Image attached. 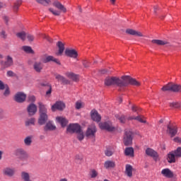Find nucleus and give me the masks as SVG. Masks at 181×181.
<instances>
[{"label":"nucleus","mask_w":181,"mask_h":181,"mask_svg":"<svg viewBox=\"0 0 181 181\" xmlns=\"http://www.w3.org/2000/svg\"><path fill=\"white\" fill-rule=\"evenodd\" d=\"M53 6L57 8V9L58 10H54V8H49L48 11H49L51 13H52V15H54V16H60L62 12H63V13H66V12H67V8H66V7L63 4H62L60 1H54L53 3Z\"/></svg>","instance_id":"1"},{"label":"nucleus","mask_w":181,"mask_h":181,"mask_svg":"<svg viewBox=\"0 0 181 181\" xmlns=\"http://www.w3.org/2000/svg\"><path fill=\"white\" fill-rule=\"evenodd\" d=\"M120 79V87H127L128 84H131V86H136V87H139L141 86V83H139L136 79L131 78L129 76H123Z\"/></svg>","instance_id":"2"},{"label":"nucleus","mask_w":181,"mask_h":181,"mask_svg":"<svg viewBox=\"0 0 181 181\" xmlns=\"http://www.w3.org/2000/svg\"><path fill=\"white\" fill-rule=\"evenodd\" d=\"M39 114L38 118L39 125H45L46 124V106L42 102L38 103Z\"/></svg>","instance_id":"3"},{"label":"nucleus","mask_w":181,"mask_h":181,"mask_svg":"<svg viewBox=\"0 0 181 181\" xmlns=\"http://www.w3.org/2000/svg\"><path fill=\"white\" fill-rule=\"evenodd\" d=\"M162 91H173V93H181V85L169 83L161 88Z\"/></svg>","instance_id":"4"},{"label":"nucleus","mask_w":181,"mask_h":181,"mask_svg":"<svg viewBox=\"0 0 181 181\" xmlns=\"http://www.w3.org/2000/svg\"><path fill=\"white\" fill-rule=\"evenodd\" d=\"M123 142L125 146H129V145H132V132L129 130L125 131Z\"/></svg>","instance_id":"5"},{"label":"nucleus","mask_w":181,"mask_h":181,"mask_svg":"<svg viewBox=\"0 0 181 181\" xmlns=\"http://www.w3.org/2000/svg\"><path fill=\"white\" fill-rule=\"evenodd\" d=\"M81 129V126L78 124H70L66 128L67 134H77Z\"/></svg>","instance_id":"6"},{"label":"nucleus","mask_w":181,"mask_h":181,"mask_svg":"<svg viewBox=\"0 0 181 181\" xmlns=\"http://www.w3.org/2000/svg\"><path fill=\"white\" fill-rule=\"evenodd\" d=\"M99 127L100 129H105V131H108L109 132H112V131H115V127L112 126V123L111 122H105L99 124Z\"/></svg>","instance_id":"7"},{"label":"nucleus","mask_w":181,"mask_h":181,"mask_svg":"<svg viewBox=\"0 0 181 181\" xmlns=\"http://www.w3.org/2000/svg\"><path fill=\"white\" fill-rule=\"evenodd\" d=\"M97 132V127L95 125L92 124L89 126L86 132L87 138H95V133Z\"/></svg>","instance_id":"8"},{"label":"nucleus","mask_w":181,"mask_h":181,"mask_svg":"<svg viewBox=\"0 0 181 181\" xmlns=\"http://www.w3.org/2000/svg\"><path fill=\"white\" fill-rule=\"evenodd\" d=\"M14 100L20 104L25 103L26 101V94L23 92H18L14 96Z\"/></svg>","instance_id":"9"},{"label":"nucleus","mask_w":181,"mask_h":181,"mask_svg":"<svg viewBox=\"0 0 181 181\" xmlns=\"http://www.w3.org/2000/svg\"><path fill=\"white\" fill-rule=\"evenodd\" d=\"M2 173L4 176L13 177V176H15V168L11 167H5L2 170Z\"/></svg>","instance_id":"10"},{"label":"nucleus","mask_w":181,"mask_h":181,"mask_svg":"<svg viewBox=\"0 0 181 181\" xmlns=\"http://www.w3.org/2000/svg\"><path fill=\"white\" fill-rule=\"evenodd\" d=\"M146 154L148 156H151V158H153V159H154L156 162V160H158V159H159V154H158V152L151 148H148L147 149H146Z\"/></svg>","instance_id":"11"},{"label":"nucleus","mask_w":181,"mask_h":181,"mask_svg":"<svg viewBox=\"0 0 181 181\" xmlns=\"http://www.w3.org/2000/svg\"><path fill=\"white\" fill-rule=\"evenodd\" d=\"M66 108V104L62 101H57L52 106V110L56 111V110H58V111H63Z\"/></svg>","instance_id":"12"},{"label":"nucleus","mask_w":181,"mask_h":181,"mask_svg":"<svg viewBox=\"0 0 181 181\" xmlns=\"http://www.w3.org/2000/svg\"><path fill=\"white\" fill-rule=\"evenodd\" d=\"M161 175L164 176V177H167V179H172L175 177V173H173L172 170L169 168H164L161 170Z\"/></svg>","instance_id":"13"},{"label":"nucleus","mask_w":181,"mask_h":181,"mask_svg":"<svg viewBox=\"0 0 181 181\" xmlns=\"http://www.w3.org/2000/svg\"><path fill=\"white\" fill-rule=\"evenodd\" d=\"M1 64L4 66V69H8V67L13 66V59H12L11 56H7L6 61L5 62L4 61H1Z\"/></svg>","instance_id":"14"},{"label":"nucleus","mask_w":181,"mask_h":181,"mask_svg":"<svg viewBox=\"0 0 181 181\" xmlns=\"http://www.w3.org/2000/svg\"><path fill=\"white\" fill-rule=\"evenodd\" d=\"M167 133L170 134L171 136H176V134H177V127L168 124L167 126Z\"/></svg>","instance_id":"15"},{"label":"nucleus","mask_w":181,"mask_h":181,"mask_svg":"<svg viewBox=\"0 0 181 181\" xmlns=\"http://www.w3.org/2000/svg\"><path fill=\"white\" fill-rule=\"evenodd\" d=\"M27 111L28 112V115H35V114L37 112V106L33 103H31L28 106Z\"/></svg>","instance_id":"16"},{"label":"nucleus","mask_w":181,"mask_h":181,"mask_svg":"<svg viewBox=\"0 0 181 181\" xmlns=\"http://www.w3.org/2000/svg\"><path fill=\"white\" fill-rule=\"evenodd\" d=\"M16 155L18 156L20 159L28 158V153H26L23 148H18L16 150Z\"/></svg>","instance_id":"17"},{"label":"nucleus","mask_w":181,"mask_h":181,"mask_svg":"<svg viewBox=\"0 0 181 181\" xmlns=\"http://www.w3.org/2000/svg\"><path fill=\"white\" fill-rule=\"evenodd\" d=\"M90 116L93 121H95V122H100V121H101V115H100L98 112L95 110H91Z\"/></svg>","instance_id":"18"},{"label":"nucleus","mask_w":181,"mask_h":181,"mask_svg":"<svg viewBox=\"0 0 181 181\" xmlns=\"http://www.w3.org/2000/svg\"><path fill=\"white\" fill-rule=\"evenodd\" d=\"M65 54L68 57H72L73 59H77V57L78 56L77 51H76L75 49H66Z\"/></svg>","instance_id":"19"},{"label":"nucleus","mask_w":181,"mask_h":181,"mask_svg":"<svg viewBox=\"0 0 181 181\" xmlns=\"http://www.w3.org/2000/svg\"><path fill=\"white\" fill-rule=\"evenodd\" d=\"M126 33H127V35H131L132 36H138L139 37H143L144 36L142 33L129 28L126 30Z\"/></svg>","instance_id":"20"},{"label":"nucleus","mask_w":181,"mask_h":181,"mask_svg":"<svg viewBox=\"0 0 181 181\" xmlns=\"http://www.w3.org/2000/svg\"><path fill=\"white\" fill-rule=\"evenodd\" d=\"M176 158H177V156L175 154V151H171L168 154V162L169 163H175V162H176Z\"/></svg>","instance_id":"21"},{"label":"nucleus","mask_w":181,"mask_h":181,"mask_svg":"<svg viewBox=\"0 0 181 181\" xmlns=\"http://www.w3.org/2000/svg\"><path fill=\"white\" fill-rule=\"evenodd\" d=\"M55 78L57 80V81L62 83V84H70V81L67 80L66 78H64V76L60 74H56Z\"/></svg>","instance_id":"22"},{"label":"nucleus","mask_w":181,"mask_h":181,"mask_svg":"<svg viewBox=\"0 0 181 181\" xmlns=\"http://www.w3.org/2000/svg\"><path fill=\"white\" fill-rule=\"evenodd\" d=\"M56 119L59 122V124L62 125L63 128H64V127H66L67 124H69V121L65 117H57Z\"/></svg>","instance_id":"23"},{"label":"nucleus","mask_w":181,"mask_h":181,"mask_svg":"<svg viewBox=\"0 0 181 181\" xmlns=\"http://www.w3.org/2000/svg\"><path fill=\"white\" fill-rule=\"evenodd\" d=\"M57 46L59 49V51L57 53V55L62 56V54H63V52H64V44L61 41H58L57 43Z\"/></svg>","instance_id":"24"},{"label":"nucleus","mask_w":181,"mask_h":181,"mask_svg":"<svg viewBox=\"0 0 181 181\" xmlns=\"http://www.w3.org/2000/svg\"><path fill=\"white\" fill-rule=\"evenodd\" d=\"M33 69L37 73H40L43 69V64L41 62H35L33 64Z\"/></svg>","instance_id":"25"},{"label":"nucleus","mask_w":181,"mask_h":181,"mask_svg":"<svg viewBox=\"0 0 181 181\" xmlns=\"http://www.w3.org/2000/svg\"><path fill=\"white\" fill-rule=\"evenodd\" d=\"M151 43H153V45H158V46H165V45H169V42L162 40H152Z\"/></svg>","instance_id":"26"},{"label":"nucleus","mask_w":181,"mask_h":181,"mask_svg":"<svg viewBox=\"0 0 181 181\" xmlns=\"http://www.w3.org/2000/svg\"><path fill=\"white\" fill-rule=\"evenodd\" d=\"M124 155L126 156H131V158H134V148L127 147L124 150Z\"/></svg>","instance_id":"27"},{"label":"nucleus","mask_w":181,"mask_h":181,"mask_svg":"<svg viewBox=\"0 0 181 181\" xmlns=\"http://www.w3.org/2000/svg\"><path fill=\"white\" fill-rule=\"evenodd\" d=\"M46 62H53L54 63H56V64H59V66L62 64V63H60V61L58 59L54 58V57L53 56H47Z\"/></svg>","instance_id":"28"},{"label":"nucleus","mask_w":181,"mask_h":181,"mask_svg":"<svg viewBox=\"0 0 181 181\" xmlns=\"http://www.w3.org/2000/svg\"><path fill=\"white\" fill-rule=\"evenodd\" d=\"M66 76L69 78H71V80H73V81H78L79 80V78H78V75L77 74H75L73 72H69L66 74Z\"/></svg>","instance_id":"29"},{"label":"nucleus","mask_w":181,"mask_h":181,"mask_svg":"<svg viewBox=\"0 0 181 181\" xmlns=\"http://www.w3.org/2000/svg\"><path fill=\"white\" fill-rule=\"evenodd\" d=\"M104 167L105 169L114 168L115 167V162L112 160H107L105 162Z\"/></svg>","instance_id":"30"},{"label":"nucleus","mask_w":181,"mask_h":181,"mask_svg":"<svg viewBox=\"0 0 181 181\" xmlns=\"http://www.w3.org/2000/svg\"><path fill=\"white\" fill-rule=\"evenodd\" d=\"M21 5H22V0H16L13 5V12H18L19 6H21Z\"/></svg>","instance_id":"31"},{"label":"nucleus","mask_w":181,"mask_h":181,"mask_svg":"<svg viewBox=\"0 0 181 181\" xmlns=\"http://www.w3.org/2000/svg\"><path fill=\"white\" fill-rule=\"evenodd\" d=\"M125 174L128 177H131L132 176V165L129 164L126 165Z\"/></svg>","instance_id":"32"},{"label":"nucleus","mask_w":181,"mask_h":181,"mask_svg":"<svg viewBox=\"0 0 181 181\" xmlns=\"http://www.w3.org/2000/svg\"><path fill=\"white\" fill-rule=\"evenodd\" d=\"M32 139H33V136H28L24 139V144L25 146H30L32 145Z\"/></svg>","instance_id":"33"},{"label":"nucleus","mask_w":181,"mask_h":181,"mask_svg":"<svg viewBox=\"0 0 181 181\" xmlns=\"http://www.w3.org/2000/svg\"><path fill=\"white\" fill-rule=\"evenodd\" d=\"M46 88H47V91H46V98H50L51 97V94H52V85L47 83L46 84Z\"/></svg>","instance_id":"34"},{"label":"nucleus","mask_w":181,"mask_h":181,"mask_svg":"<svg viewBox=\"0 0 181 181\" xmlns=\"http://www.w3.org/2000/svg\"><path fill=\"white\" fill-rule=\"evenodd\" d=\"M113 80V86H117V87H121V79L117 76H112Z\"/></svg>","instance_id":"35"},{"label":"nucleus","mask_w":181,"mask_h":181,"mask_svg":"<svg viewBox=\"0 0 181 181\" xmlns=\"http://www.w3.org/2000/svg\"><path fill=\"white\" fill-rule=\"evenodd\" d=\"M76 134H77L76 138L80 141H83V139H84V132H83V130L81 129Z\"/></svg>","instance_id":"36"},{"label":"nucleus","mask_w":181,"mask_h":181,"mask_svg":"<svg viewBox=\"0 0 181 181\" xmlns=\"http://www.w3.org/2000/svg\"><path fill=\"white\" fill-rule=\"evenodd\" d=\"M21 177L24 181H32L30 180V177L28 173L23 172L21 173Z\"/></svg>","instance_id":"37"},{"label":"nucleus","mask_w":181,"mask_h":181,"mask_svg":"<svg viewBox=\"0 0 181 181\" xmlns=\"http://www.w3.org/2000/svg\"><path fill=\"white\" fill-rule=\"evenodd\" d=\"M170 108H181V103L179 102H173L170 103Z\"/></svg>","instance_id":"38"},{"label":"nucleus","mask_w":181,"mask_h":181,"mask_svg":"<svg viewBox=\"0 0 181 181\" xmlns=\"http://www.w3.org/2000/svg\"><path fill=\"white\" fill-rule=\"evenodd\" d=\"M105 84L106 86H114L112 76L106 78L105 80Z\"/></svg>","instance_id":"39"},{"label":"nucleus","mask_w":181,"mask_h":181,"mask_svg":"<svg viewBox=\"0 0 181 181\" xmlns=\"http://www.w3.org/2000/svg\"><path fill=\"white\" fill-rule=\"evenodd\" d=\"M46 128L47 129H49V131H54V129H56V126L53 124L52 122H49L47 123Z\"/></svg>","instance_id":"40"},{"label":"nucleus","mask_w":181,"mask_h":181,"mask_svg":"<svg viewBox=\"0 0 181 181\" xmlns=\"http://www.w3.org/2000/svg\"><path fill=\"white\" fill-rule=\"evenodd\" d=\"M117 119H118L119 121V122H121V124H125V116L124 115H115Z\"/></svg>","instance_id":"41"},{"label":"nucleus","mask_w":181,"mask_h":181,"mask_svg":"<svg viewBox=\"0 0 181 181\" xmlns=\"http://www.w3.org/2000/svg\"><path fill=\"white\" fill-rule=\"evenodd\" d=\"M17 37L21 39V40H25L26 39V33L25 32L18 33L16 34Z\"/></svg>","instance_id":"42"},{"label":"nucleus","mask_w":181,"mask_h":181,"mask_svg":"<svg viewBox=\"0 0 181 181\" xmlns=\"http://www.w3.org/2000/svg\"><path fill=\"white\" fill-rule=\"evenodd\" d=\"M35 118H30L25 121V127H29L30 125H35Z\"/></svg>","instance_id":"43"},{"label":"nucleus","mask_w":181,"mask_h":181,"mask_svg":"<svg viewBox=\"0 0 181 181\" xmlns=\"http://www.w3.org/2000/svg\"><path fill=\"white\" fill-rule=\"evenodd\" d=\"M23 50L25 52V53H32L33 54V49H32V47L30 46H23Z\"/></svg>","instance_id":"44"},{"label":"nucleus","mask_w":181,"mask_h":181,"mask_svg":"<svg viewBox=\"0 0 181 181\" xmlns=\"http://www.w3.org/2000/svg\"><path fill=\"white\" fill-rule=\"evenodd\" d=\"M175 156L177 158H180L181 157V147H178L175 151H174Z\"/></svg>","instance_id":"45"},{"label":"nucleus","mask_w":181,"mask_h":181,"mask_svg":"<svg viewBox=\"0 0 181 181\" xmlns=\"http://www.w3.org/2000/svg\"><path fill=\"white\" fill-rule=\"evenodd\" d=\"M36 101V97L33 95H30L28 97V103H35Z\"/></svg>","instance_id":"46"},{"label":"nucleus","mask_w":181,"mask_h":181,"mask_svg":"<svg viewBox=\"0 0 181 181\" xmlns=\"http://www.w3.org/2000/svg\"><path fill=\"white\" fill-rule=\"evenodd\" d=\"M90 175L92 178L97 177V176L98 175V173H97L95 170H91V171L90 172Z\"/></svg>","instance_id":"47"},{"label":"nucleus","mask_w":181,"mask_h":181,"mask_svg":"<svg viewBox=\"0 0 181 181\" xmlns=\"http://www.w3.org/2000/svg\"><path fill=\"white\" fill-rule=\"evenodd\" d=\"M135 119L139 121V122H141V124H145L146 122V120L144 119L141 116L136 117Z\"/></svg>","instance_id":"48"},{"label":"nucleus","mask_w":181,"mask_h":181,"mask_svg":"<svg viewBox=\"0 0 181 181\" xmlns=\"http://www.w3.org/2000/svg\"><path fill=\"white\" fill-rule=\"evenodd\" d=\"M83 105L81 102H76V110H80V108H83Z\"/></svg>","instance_id":"49"},{"label":"nucleus","mask_w":181,"mask_h":181,"mask_svg":"<svg viewBox=\"0 0 181 181\" xmlns=\"http://www.w3.org/2000/svg\"><path fill=\"white\" fill-rule=\"evenodd\" d=\"M27 39L29 40V42H33V40H35V37L30 34H28Z\"/></svg>","instance_id":"50"},{"label":"nucleus","mask_w":181,"mask_h":181,"mask_svg":"<svg viewBox=\"0 0 181 181\" xmlns=\"http://www.w3.org/2000/svg\"><path fill=\"white\" fill-rule=\"evenodd\" d=\"M6 87V86L5 85L4 81L0 80V90H5Z\"/></svg>","instance_id":"51"},{"label":"nucleus","mask_w":181,"mask_h":181,"mask_svg":"<svg viewBox=\"0 0 181 181\" xmlns=\"http://www.w3.org/2000/svg\"><path fill=\"white\" fill-rule=\"evenodd\" d=\"M46 40L48 42V45H52L53 43V39L50 38V37L47 36L46 37Z\"/></svg>","instance_id":"52"},{"label":"nucleus","mask_w":181,"mask_h":181,"mask_svg":"<svg viewBox=\"0 0 181 181\" xmlns=\"http://www.w3.org/2000/svg\"><path fill=\"white\" fill-rule=\"evenodd\" d=\"M9 94H11V91L9 90V88H6L4 93V95H5V97H8V95H9Z\"/></svg>","instance_id":"53"},{"label":"nucleus","mask_w":181,"mask_h":181,"mask_svg":"<svg viewBox=\"0 0 181 181\" xmlns=\"http://www.w3.org/2000/svg\"><path fill=\"white\" fill-rule=\"evenodd\" d=\"M0 36L2 39H6V33L4 30L1 31L0 33Z\"/></svg>","instance_id":"54"},{"label":"nucleus","mask_w":181,"mask_h":181,"mask_svg":"<svg viewBox=\"0 0 181 181\" xmlns=\"http://www.w3.org/2000/svg\"><path fill=\"white\" fill-rule=\"evenodd\" d=\"M114 153H112V151H111V150H107L106 151H105V155H106V156H112V154H113Z\"/></svg>","instance_id":"55"},{"label":"nucleus","mask_w":181,"mask_h":181,"mask_svg":"<svg viewBox=\"0 0 181 181\" xmlns=\"http://www.w3.org/2000/svg\"><path fill=\"white\" fill-rule=\"evenodd\" d=\"M132 110L133 111V112H136L137 111H139V108H138V107L133 105L132 107Z\"/></svg>","instance_id":"56"},{"label":"nucleus","mask_w":181,"mask_h":181,"mask_svg":"<svg viewBox=\"0 0 181 181\" xmlns=\"http://www.w3.org/2000/svg\"><path fill=\"white\" fill-rule=\"evenodd\" d=\"M37 4H40L41 5H45L46 4V0H35Z\"/></svg>","instance_id":"57"},{"label":"nucleus","mask_w":181,"mask_h":181,"mask_svg":"<svg viewBox=\"0 0 181 181\" xmlns=\"http://www.w3.org/2000/svg\"><path fill=\"white\" fill-rule=\"evenodd\" d=\"M83 64L84 67H86V68L90 67V64L88 63V61H84V62H83Z\"/></svg>","instance_id":"58"},{"label":"nucleus","mask_w":181,"mask_h":181,"mask_svg":"<svg viewBox=\"0 0 181 181\" xmlns=\"http://www.w3.org/2000/svg\"><path fill=\"white\" fill-rule=\"evenodd\" d=\"M175 142H177L178 144H181V138L175 137L174 139Z\"/></svg>","instance_id":"59"},{"label":"nucleus","mask_w":181,"mask_h":181,"mask_svg":"<svg viewBox=\"0 0 181 181\" xmlns=\"http://www.w3.org/2000/svg\"><path fill=\"white\" fill-rule=\"evenodd\" d=\"M7 76L8 77H12L13 76V71H7Z\"/></svg>","instance_id":"60"},{"label":"nucleus","mask_w":181,"mask_h":181,"mask_svg":"<svg viewBox=\"0 0 181 181\" xmlns=\"http://www.w3.org/2000/svg\"><path fill=\"white\" fill-rule=\"evenodd\" d=\"M100 73H101V74H105L108 73V71H107V69H102V70H100Z\"/></svg>","instance_id":"61"},{"label":"nucleus","mask_w":181,"mask_h":181,"mask_svg":"<svg viewBox=\"0 0 181 181\" xmlns=\"http://www.w3.org/2000/svg\"><path fill=\"white\" fill-rule=\"evenodd\" d=\"M46 138V136L45 134L40 135V139L42 141V139H45Z\"/></svg>","instance_id":"62"},{"label":"nucleus","mask_w":181,"mask_h":181,"mask_svg":"<svg viewBox=\"0 0 181 181\" xmlns=\"http://www.w3.org/2000/svg\"><path fill=\"white\" fill-rule=\"evenodd\" d=\"M4 115V110L0 108V119L2 118Z\"/></svg>","instance_id":"63"},{"label":"nucleus","mask_w":181,"mask_h":181,"mask_svg":"<svg viewBox=\"0 0 181 181\" xmlns=\"http://www.w3.org/2000/svg\"><path fill=\"white\" fill-rule=\"evenodd\" d=\"M153 9H154V13H156V11L159 9V8L156 6L153 7Z\"/></svg>","instance_id":"64"}]
</instances>
